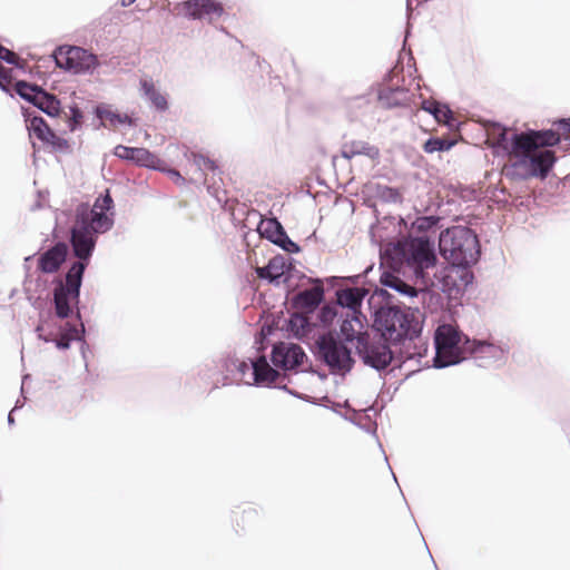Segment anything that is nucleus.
<instances>
[{
    "instance_id": "9b49d317",
    "label": "nucleus",
    "mask_w": 570,
    "mask_h": 570,
    "mask_svg": "<svg viewBox=\"0 0 570 570\" xmlns=\"http://www.w3.org/2000/svg\"><path fill=\"white\" fill-rule=\"evenodd\" d=\"M114 155L137 166L147 167L155 170H165V163L144 147H128L118 145L114 149Z\"/></svg>"
},
{
    "instance_id": "ddd939ff",
    "label": "nucleus",
    "mask_w": 570,
    "mask_h": 570,
    "mask_svg": "<svg viewBox=\"0 0 570 570\" xmlns=\"http://www.w3.org/2000/svg\"><path fill=\"white\" fill-rule=\"evenodd\" d=\"M305 353L303 348L293 343H279L273 347L272 362L276 367L285 371L294 370L303 363Z\"/></svg>"
},
{
    "instance_id": "f257e3e1",
    "label": "nucleus",
    "mask_w": 570,
    "mask_h": 570,
    "mask_svg": "<svg viewBox=\"0 0 570 570\" xmlns=\"http://www.w3.org/2000/svg\"><path fill=\"white\" fill-rule=\"evenodd\" d=\"M112 207L114 200L109 190L99 196L92 207L88 204H79L76 207L70 242L75 256L80 261L71 265L65 282H59L55 287V309L60 318L68 317L72 305L79 302L82 275L87 266L85 261L89 259L95 249L97 235L108 232L114 226Z\"/></svg>"
},
{
    "instance_id": "e433bc0d",
    "label": "nucleus",
    "mask_w": 570,
    "mask_h": 570,
    "mask_svg": "<svg viewBox=\"0 0 570 570\" xmlns=\"http://www.w3.org/2000/svg\"><path fill=\"white\" fill-rule=\"evenodd\" d=\"M0 59L4 60L11 65H18V62H19V56L16 52L4 48L1 43H0Z\"/></svg>"
},
{
    "instance_id": "0eeeda50",
    "label": "nucleus",
    "mask_w": 570,
    "mask_h": 570,
    "mask_svg": "<svg viewBox=\"0 0 570 570\" xmlns=\"http://www.w3.org/2000/svg\"><path fill=\"white\" fill-rule=\"evenodd\" d=\"M402 254L406 264L413 268L415 276L420 278H424L425 271L434 267L436 263L434 245L426 237L410 239L403 246Z\"/></svg>"
},
{
    "instance_id": "c9c22d12",
    "label": "nucleus",
    "mask_w": 570,
    "mask_h": 570,
    "mask_svg": "<svg viewBox=\"0 0 570 570\" xmlns=\"http://www.w3.org/2000/svg\"><path fill=\"white\" fill-rule=\"evenodd\" d=\"M432 115L438 122L446 124L451 117V111L446 107L438 104L436 107L432 110Z\"/></svg>"
},
{
    "instance_id": "4c0bfd02",
    "label": "nucleus",
    "mask_w": 570,
    "mask_h": 570,
    "mask_svg": "<svg viewBox=\"0 0 570 570\" xmlns=\"http://www.w3.org/2000/svg\"><path fill=\"white\" fill-rule=\"evenodd\" d=\"M149 100L158 110L164 111L168 108L166 97L161 95L159 91H157L153 97H150Z\"/></svg>"
},
{
    "instance_id": "49530a36",
    "label": "nucleus",
    "mask_w": 570,
    "mask_h": 570,
    "mask_svg": "<svg viewBox=\"0 0 570 570\" xmlns=\"http://www.w3.org/2000/svg\"><path fill=\"white\" fill-rule=\"evenodd\" d=\"M136 0H121V6L122 7H129L130 4H132Z\"/></svg>"
},
{
    "instance_id": "7ed1b4c3",
    "label": "nucleus",
    "mask_w": 570,
    "mask_h": 570,
    "mask_svg": "<svg viewBox=\"0 0 570 570\" xmlns=\"http://www.w3.org/2000/svg\"><path fill=\"white\" fill-rule=\"evenodd\" d=\"M508 163L503 166V174L513 180H527L532 177L547 178L557 157L550 149H532L522 151L517 148L515 139H511L508 149Z\"/></svg>"
},
{
    "instance_id": "39448f33",
    "label": "nucleus",
    "mask_w": 570,
    "mask_h": 570,
    "mask_svg": "<svg viewBox=\"0 0 570 570\" xmlns=\"http://www.w3.org/2000/svg\"><path fill=\"white\" fill-rule=\"evenodd\" d=\"M318 356L334 374H345L353 367L354 360L345 342L332 333L317 340Z\"/></svg>"
},
{
    "instance_id": "58836bf2",
    "label": "nucleus",
    "mask_w": 570,
    "mask_h": 570,
    "mask_svg": "<svg viewBox=\"0 0 570 570\" xmlns=\"http://www.w3.org/2000/svg\"><path fill=\"white\" fill-rule=\"evenodd\" d=\"M140 87H141V90L144 92V95L149 99L150 97H153L157 90L155 88V85L151 79H141L140 80Z\"/></svg>"
},
{
    "instance_id": "4468645a",
    "label": "nucleus",
    "mask_w": 570,
    "mask_h": 570,
    "mask_svg": "<svg viewBox=\"0 0 570 570\" xmlns=\"http://www.w3.org/2000/svg\"><path fill=\"white\" fill-rule=\"evenodd\" d=\"M29 129L38 139L51 146L53 150L66 151L69 149L68 140L56 135L41 117L31 118Z\"/></svg>"
},
{
    "instance_id": "473e14b6",
    "label": "nucleus",
    "mask_w": 570,
    "mask_h": 570,
    "mask_svg": "<svg viewBox=\"0 0 570 570\" xmlns=\"http://www.w3.org/2000/svg\"><path fill=\"white\" fill-rule=\"evenodd\" d=\"M193 163L199 168L200 170H210L214 171L217 166L214 160L209 159L208 157H205L199 154H191Z\"/></svg>"
},
{
    "instance_id": "bb28decb",
    "label": "nucleus",
    "mask_w": 570,
    "mask_h": 570,
    "mask_svg": "<svg viewBox=\"0 0 570 570\" xmlns=\"http://www.w3.org/2000/svg\"><path fill=\"white\" fill-rule=\"evenodd\" d=\"M33 105L52 117L58 116L60 111V101L45 90L41 91Z\"/></svg>"
},
{
    "instance_id": "79ce46f5",
    "label": "nucleus",
    "mask_w": 570,
    "mask_h": 570,
    "mask_svg": "<svg viewBox=\"0 0 570 570\" xmlns=\"http://www.w3.org/2000/svg\"><path fill=\"white\" fill-rule=\"evenodd\" d=\"M433 224H434V220L432 218L421 217V218L416 219V222L414 223V226H416V228L419 230H424L426 228H430Z\"/></svg>"
},
{
    "instance_id": "c85d7f7f",
    "label": "nucleus",
    "mask_w": 570,
    "mask_h": 570,
    "mask_svg": "<svg viewBox=\"0 0 570 570\" xmlns=\"http://www.w3.org/2000/svg\"><path fill=\"white\" fill-rule=\"evenodd\" d=\"M289 331L297 337H304L309 332L308 318L302 314H293L288 322Z\"/></svg>"
},
{
    "instance_id": "f03ea898",
    "label": "nucleus",
    "mask_w": 570,
    "mask_h": 570,
    "mask_svg": "<svg viewBox=\"0 0 570 570\" xmlns=\"http://www.w3.org/2000/svg\"><path fill=\"white\" fill-rule=\"evenodd\" d=\"M435 342V364L439 367L449 366L459 363L465 358V352H470L476 358L484 356L497 357L501 350L487 342H470L468 338L462 345L460 332L450 324L440 325L434 334Z\"/></svg>"
},
{
    "instance_id": "c756f323",
    "label": "nucleus",
    "mask_w": 570,
    "mask_h": 570,
    "mask_svg": "<svg viewBox=\"0 0 570 570\" xmlns=\"http://www.w3.org/2000/svg\"><path fill=\"white\" fill-rule=\"evenodd\" d=\"M17 94L31 104H35L42 89L26 81H18L14 86Z\"/></svg>"
},
{
    "instance_id": "09e8293b",
    "label": "nucleus",
    "mask_w": 570,
    "mask_h": 570,
    "mask_svg": "<svg viewBox=\"0 0 570 570\" xmlns=\"http://www.w3.org/2000/svg\"><path fill=\"white\" fill-rule=\"evenodd\" d=\"M37 331H38V332H41V331H42V327H41V326H38V327H37ZM39 336H41V333H39Z\"/></svg>"
},
{
    "instance_id": "423d86ee",
    "label": "nucleus",
    "mask_w": 570,
    "mask_h": 570,
    "mask_svg": "<svg viewBox=\"0 0 570 570\" xmlns=\"http://www.w3.org/2000/svg\"><path fill=\"white\" fill-rule=\"evenodd\" d=\"M413 322V314L397 307L381 309L375 320L382 336L390 341H401L404 337L412 336L416 332Z\"/></svg>"
},
{
    "instance_id": "72a5a7b5",
    "label": "nucleus",
    "mask_w": 570,
    "mask_h": 570,
    "mask_svg": "<svg viewBox=\"0 0 570 570\" xmlns=\"http://www.w3.org/2000/svg\"><path fill=\"white\" fill-rule=\"evenodd\" d=\"M253 362L254 361H250V363H246L245 361H239V360H235V361L230 362L232 365H234L237 368V372L239 374L238 375L239 381H245L246 374H249L252 376Z\"/></svg>"
},
{
    "instance_id": "aec40b11",
    "label": "nucleus",
    "mask_w": 570,
    "mask_h": 570,
    "mask_svg": "<svg viewBox=\"0 0 570 570\" xmlns=\"http://www.w3.org/2000/svg\"><path fill=\"white\" fill-rule=\"evenodd\" d=\"M288 266L283 256H275L269 259L268 264L264 267H257L256 274L259 278H266L271 282L279 283V279L285 275Z\"/></svg>"
},
{
    "instance_id": "7c9ffc66",
    "label": "nucleus",
    "mask_w": 570,
    "mask_h": 570,
    "mask_svg": "<svg viewBox=\"0 0 570 570\" xmlns=\"http://www.w3.org/2000/svg\"><path fill=\"white\" fill-rule=\"evenodd\" d=\"M456 144L453 139L448 138H430L423 145V150L426 154H433L434 151L450 150Z\"/></svg>"
},
{
    "instance_id": "1a4fd4ad",
    "label": "nucleus",
    "mask_w": 570,
    "mask_h": 570,
    "mask_svg": "<svg viewBox=\"0 0 570 570\" xmlns=\"http://www.w3.org/2000/svg\"><path fill=\"white\" fill-rule=\"evenodd\" d=\"M517 148L522 151H531L532 149H547V147H553L561 140V134L552 129L548 130H529L521 134H514Z\"/></svg>"
},
{
    "instance_id": "5701e85b",
    "label": "nucleus",
    "mask_w": 570,
    "mask_h": 570,
    "mask_svg": "<svg viewBox=\"0 0 570 570\" xmlns=\"http://www.w3.org/2000/svg\"><path fill=\"white\" fill-rule=\"evenodd\" d=\"M96 114L98 118L106 125L117 128L118 125H131L132 120L127 114H120L111 110L109 107H97Z\"/></svg>"
},
{
    "instance_id": "de8ad7c7",
    "label": "nucleus",
    "mask_w": 570,
    "mask_h": 570,
    "mask_svg": "<svg viewBox=\"0 0 570 570\" xmlns=\"http://www.w3.org/2000/svg\"><path fill=\"white\" fill-rule=\"evenodd\" d=\"M289 245H291V246H293V247L295 248V250H297V249H298V247L296 246V244H295V243L289 242Z\"/></svg>"
},
{
    "instance_id": "a18cd8bd",
    "label": "nucleus",
    "mask_w": 570,
    "mask_h": 570,
    "mask_svg": "<svg viewBox=\"0 0 570 570\" xmlns=\"http://www.w3.org/2000/svg\"><path fill=\"white\" fill-rule=\"evenodd\" d=\"M255 514H256V510L254 508H248V509L243 510L242 519L244 520L246 517L249 518Z\"/></svg>"
},
{
    "instance_id": "a878e982",
    "label": "nucleus",
    "mask_w": 570,
    "mask_h": 570,
    "mask_svg": "<svg viewBox=\"0 0 570 570\" xmlns=\"http://www.w3.org/2000/svg\"><path fill=\"white\" fill-rule=\"evenodd\" d=\"M381 283L387 287H391L399 293L414 297L417 295V289L409 284H406L403 279H401L397 275H394L389 272H384L381 276Z\"/></svg>"
},
{
    "instance_id": "f3484780",
    "label": "nucleus",
    "mask_w": 570,
    "mask_h": 570,
    "mask_svg": "<svg viewBox=\"0 0 570 570\" xmlns=\"http://www.w3.org/2000/svg\"><path fill=\"white\" fill-rule=\"evenodd\" d=\"M368 291L363 287H346L336 292L337 303L350 308L354 314L360 309Z\"/></svg>"
},
{
    "instance_id": "4be33fe9",
    "label": "nucleus",
    "mask_w": 570,
    "mask_h": 570,
    "mask_svg": "<svg viewBox=\"0 0 570 570\" xmlns=\"http://www.w3.org/2000/svg\"><path fill=\"white\" fill-rule=\"evenodd\" d=\"M379 148L362 140L347 141L342 147V156L346 159H352L353 157L361 155L374 159L379 156Z\"/></svg>"
},
{
    "instance_id": "37998d69",
    "label": "nucleus",
    "mask_w": 570,
    "mask_h": 570,
    "mask_svg": "<svg viewBox=\"0 0 570 570\" xmlns=\"http://www.w3.org/2000/svg\"><path fill=\"white\" fill-rule=\"evenodd\" d=\"M164 171H167L170 177L176 181V183H183L184 181V177L179 174V171L175 170V169H166Z\"/></svg>"
},
{
    "instance_id": "2eb2a0df",
    "label": "nucleus",
    "mask_w": 570,
    "mask_h": 570,
    "mask_svg": "<svg viewBox=\"0 0 570 570\" xmlns=\"http://www.w3.org/2000/svg\"><path fill=\"white\" fill-rule=\"evenodd\" d=\"M341 333L345 343L354 344L356 352L364 348V344L368 338V333L364 330L361 315H354L352 318L345 320L341 325Z\"/></svg>"
},
{
    "instance_id": "f704fd0d",
    "label": "nucleus",
    "mask_w": 570,
    "mask_h": 570,
    "mask_svg": "<svg viewBox=\"0 0 570 570\" xmlns=\"http://www.w3.org/2000/svg\"><path fill=\"white\" fill-rule=\"evenodd\" d=\"M82 112L77 106L70 107L69 128L76 130L82 122Z\"/></svg>"
},
{
    "instance_id": "a211bd4d",
    "label": "nucleus",
    "mask_w": 570,
    "mask_h": 570,
    "mask_svg": "<svg viewBox=\"0 0 570 570\" xmlns=\"http://www.w3.org/2000/svg\"><path fill=\"white\" fill-rule=\"evenodd\" d=\"M379 101L385 108L404 106L410 101V92L400 87H383L379 91Z\"/></svg>"
},
{
    "instance_id": "f8f14e48",
    "label": "nucleus",
    "mask_w": 570,
    "mask_h": 570,
    "mask_svg": "<svg viewBox=\"0 0 570 570\" xmlns=\"http://www.w3.org/2000/svg\"><path fill=\"white\" fill-rule=\"evenodd\" d=\"M386 341L381 336L375 342H370V337L364 344V348H360L357 354L362 357L365 364H368L377 370L385 368L392 361V352L386 344Z\"/></svg>"
},
{
    "instance_id": "6ab92c4d",
    "label": "nucleus",
    "mask_w": 570,
    "mask_h": 570,
    "mask_svg": "<svg viewBox=\"0 0 570 570\" xmlns=\"http://www.w3.org/2000/svg\"><path fill=\"white\" fill-rule=\"evenodd\" d=\"M279 374L267 362L265 356H261L253 362L252 377L255 383L271 385L275 383Z\"/></svg>"
},
{
    "instance_id": "6e6552de",
    "label": "nucleus",
    "mask_w": 570,
    "mask_h": 570,
    "mask_svg": "<svg viewBox=\"0 0 570 570\" xmlns=\"http://www.w3.org/2000/svg\"><path fill=\"white\" fill-rule=\"evenodd\" d=\"M52 56L57 67L73 73L91 71L99 63L97 56L76 46H60Z\"/></svg>"
},
{
    "instance_id": "dca6fc26",
    "label": "nucleus",
    "mask_w": 570,
    "mask_h": 570,
    "mask_svg": "<svg viewBox=\"0 0 570 570\" xmlns=\"http://www.w3.org/2000/svg\"><path fill=\"white\" fill-rule=\"evenodd\" d=\"M68 254V246L65 243H58L47 252H45L38 259V268L42 273H55L59 269L65 262Z\"/></svg>"
},
{
    "instance_id": "412c9836",
    "label": "nucleus",
    "mask_w": 570,
    "mask_h": 570,
    "mask_svg": "<svg viewBox=\"0 0 570 570\" xmlns=\"http://www.w3.org/2000/svg\"><path fill=\"white\" fill-rule=\"evenodd\" d=\"M323 284L320 281H317L315 286L302 291L295 296V304L302 308L314 309L320 305V303L323 299Z\"/></svg>"
},
{
    "instance_id": "20e7f679",
    "label": "nucleus",
    "mask_w": 570,
    "mask_h": 570,
    "mask_svg": "<svg viewBox=\"0 0 570 570\" xmlns=\"http://www.w3.org/2000/svg\"><path fill=\"white\" fill-rule=\"evenodd\" d=\"M440 252L452 265L468 266L476 263L480 255L476 235L466 227H453L442 232Z\"/></svg>"
},
{
    "instance_id": "c03bdc74",
    "label": "nucleus",
    "mask_w": 570,
    "mask_h": 570,
    "mask_svg": "<svg viewBox=\"0 0 570 570\" xmlns=\"http://www.w3.org/2000/svg\"><path fill=\"white\" fill-rule=\"evenodd\" d=\"M438 104L439 102L433 101V100L432 101H423L422 102V109L428 111V112H430V114H432V110L436 107Z\"/></svg>"
},
{
    "instance_id": "393cba45",
    "label": "nucleus",
    "mask_w": 570,
    "mask_h": 570,
    "mask_svg": "<svg viewBox=\"0 0 570 570\" xmlns=\"http://www.w3.org/2000/svg\"><path fill=\"white\" fill-rule=\"evenodd\" d=\"M381 283L387 287H391L399 293L414 297L417 295V289L409 284H406L403 279H401L397 275H394L389 272H384L381 276Z\"/></svg>"
},
{
    "instance_id": "b1692460",
    "label": "nucleus",
    "mask_w": 570,
    "mask_h": 570,
    "mask_svg": "<svg viewBox=\"0 0 570 570\" xmlns=\"http://www.w3.org/2000/svg\"><path fill=\"white\" fill-rule=\"evenodd\" d=\"M381 283L387 287H391L399 293L414 297L417 295V289L409 284H406L403 279H401L397 275H394L389 272H384L381 276Z\"/></svg>"
},
{
    "instance_id": "cd10ccee",
    "label": "nucleus",
    "mask_w": 570,
    "mask_h": 570,
    "mask_svg": "<svg viewBox=\"0 0 570 570\" xmlns=\"http://www.w3.org/2000/svg\"><path fill=\"white\" fill-rule=\"evenodd\" d=\"M488 141L492 146L508 149L507 147V129L500 124H490L485 128Z\"/></svg>"
},
{
    "instance_id": "2f4dec72",
    "label": "nucleus",
    "mask_w": 570,
    "mask_h": 570,
    "mask_svg": "<svg viewBox=\"0 0 570 570\" xmlns=\"http://www.w3.org/2000/svg\"><path fill=\"white\" fill-rule=\"evenodd\" d=\"M77 328L71 327L67 333L61 334L58 338L45 337V341H55L56 346L60 350H67L70 346V342L77 336Z\"/></svg>"
},
{
    "instance_id": "9d476101",
    "label": "nucleus",
    "mask_w": 570,
    "mask_h": 570,
    "mask_svg": "<svg viewBox=\"0 0 570 570\" xmlns=\"http://www.w3.org/2000/svg\"><path fill=\"white\" fill-rule=\"evenodd\" d=\"M179 13L194 19H206L212 22L224 14V7L216 0H187L177 4Z\"/></svg>"
},
{
    "instance_id": "ea45409f",
    "label": "nucleus",
    "mask_w": 570,
    "mask_h": 570,
    "mask_svg": "<svg viewBox=\"0 0 570 570\" xmlns=\"http://www.w3.org/2000/svg\"><path fill=\"white\" fill-rule=\"evenodd\" d=\"M558 129L560 130L561 137L569 140L570 139V119H561L556 122Z\"/></svg>"
},
{
    "instance_id": "a19ab883",
    "label": "nucleus",
    "mask_w": 570,
    "mask_h": 570,
    "mask_svg": "<svg viewBox=\"0 0 570 570\" xmlns=\"http://www.w3.org/2000/svg\"><path fill=\"white\" fill-rule=\"evenodd\" d=\"M11 83V71L0 65V86L2 88Z\"/></svg>"
}]
</instances>
